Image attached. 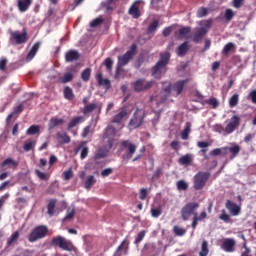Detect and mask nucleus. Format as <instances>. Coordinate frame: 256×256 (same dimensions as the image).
Wrapping results in <instances>:
<instances>
[{
  "label": "nucleus",
  "instance_id": "a878e982",
  "mask_svg": "<svg viewBox=\"0 0 256 256\" xmlns=\"http://www.w3.org/2000/svg\"><path fill=\"white\" fill-rule=\"evenodd\" d=\"M228 154V147L225 146L224 148H215L214 150L210 151L211 157H218V156H226Z\"/></svg>",
  "mask_w": 256,
  "mask_h": 256
},
{
  "label": "nucleus",
  "instance_id": "338daca9",
  "mask_svg": "<svg viewBox=\"0 0 256 256\" xmlns=\"http://www.w3.org/2000/svg\"><path fill=\"white\" fill-rule=\"evenodd\" d=\"M243 248L245 249V251L242 252L241 256H251V249L248 248L247 242L244 243Z\"/></svg>",
  "mask_w": 256,
  "mask_h": 256
},
{
  "label": "nucleus",
  "instance_id": "9b49d317",
  "mask_svg": "<svg viewBox=\"0 0 256 256\" xmlns=\"http://www.w3.org/2000/svg\"><path fill=\"white\" fill-rule=\"evenodd\" d=\"M11 40H14L16 45L26 43L28 41L27 30L23 29L22 33H20L19 31L11 32Z\"/></svg>",
  "mask_w": 256,
  "mask_h": 256
},
{
  "label": "nucleus",
  "instance_id": "603ef678",
  "mask_svg": "<svg viewBox=\"0 0 256 256\" xmlns=\"http://www.w3.org/2000/svg\"><path fill=\"white\" fill-rule=\"evenodd\" d=\"M219 220L223 221L224 223H230L231 222V217H230V215H228V213L225 209L221 210Z\"/></svg>",
  "mask_w": 256,
  "mask_h": 256
},
{
  "label": "nucleus",
  "instance_id": "a18cd8bd",
  "mask_svg": "<svg viewBox=\"0 0 256 256\" xmlns=\"http://www.w3.org/2000/svg\"><path fill=\"white\" fill-rule=\"evenodd\" d=\"M192 32V28L190 26H185L179 29V36L181 38H187V36Z\"/></svg>",
  "mask_w": 256,
  "mask_h": 256
},
{
  "label": "nucleus",
  "instance_id": "f704fd0d",
  "mask_svg": "<svg viewBox=\"0 0 256 256\" xmlns=\"http://www.w3.org/2000/svg\"><path fill=\"white\" fill-rule=\"evenodd\" d=\"M97 182L95 176H88L84 182V188L90 190Z\"/></svg>",
  "mask_w": 256,
  "mask_h": 256
},
{
  "label": "nucleus",
  "instance_id": "2eb2a0df",
  "mask_svg": "<svg viewBox=\"0 0 256 256\" xmlns=\"http://www.w3.org/2000/svg\"><path fill=\"white\" fill-rule=\"evenodd\" d=\"M189 83V79L178 80L172 85V90L176 93V97L180 96Z\"/></svg>",
  "mask_w": 256,
  "mask_h": 256
},
{
  "label": "nucleus",
  "instance_id": "774afa93",
  "mask_svg": "<svg viewBox=\"0 0 256 256\" xmlns=\"http://www.w3.org/2000/svg\"><path fill=\"white\" fill-rule=\"evenodd\" d=\"M248 97L251 98L252 103L256 104V89L252 90Z\"/></svg>",
  "mask_w": 256,
  "mask_h": 256
},
{
  "label": "nucleus",
  "instance_id": "58836bf2",
  "mask_svg": "<svg viewBox=\"0 0 256 256\" xmlns=\"http://www.w3.org/2000/svg\"><path fill=\"white\" fill-rule=\"evenodd\" d=\"M204 103L211 106L213 109H217L220 105V102L216 97L205 99Z\"/></svg>",
  "mask_w": 256,
  "mask_h": 256
},
{
  "label": "nucleus",
  "instance_id": "aec40b11",
  "mask_svg": "<svg viewBox=\"0 0 256 256\" xmlns=\"http://www.w3.org/2000/svg\"><path fill=\"white\" fill-rule=\"evenodd\" d=\"M41 47V42L37 41L33 44V46L31 47L30 51L28 52V54L26 55V62H30L34 59V57L36 56L37 52L39 51Z\"/></svg>",
  "mask_w": 256,
  "mask_h": 256
},
{
  "label": "nucleus",
  "instance_id": "f3484780",
  "mask_svg": "<svg viewBox=\"0 0 256 256\" xmlns=\"http://www.w3.org/2000/svg\"><path fill=\"white\" fill-rule=\"evenodd\" d=\"M173 85L171 82H163L162 91L164 92L163 95H161V101H166L172 93Z\"/></svg>",
  "mask_w": 256,
  "mask_h": 256
},
{
  "label": "nucleus",
  "instance_id": "6e6d98bb",
  "mask_svg": "<svg viewBox=\"0 0 256 256\" xmlns=\"http://www.w3.org/2000/svg\"><path fill=\"white\" fill-rule=\"evenodd\" d=\"M173 232H174L175 236H179V237L185 236L187 233L186 229L180 228L179 226H174Z\"/></svg>",
  "mask_w": 256,
  "mask_h": 256
},
{
  "label": "nucleus",
  "instance_id": "0eeeda50",
  "mask_svg": "<svg viewBox=\"0 0 256 256\" xmlns=\"http://www.w3.org/2000/svg\"><path fill=\"white\" fill-rule=\"evenodd\" d=\"M49 233V228L45 225L35 227L28 235V241L34 243L40 239H44Z\"/></svg>",
  "mask_w": 256,
  "mask_h": 256
},
{
  "label": "nucleus",
  "instance_id": "e433bc0d",
  "mask_svg": "<svg viewBox=\"0 0 256 256\" xmlns=\"http://www.w3.org/2000/svg\"><path fill=\"white\" fill-rule=\"evenodd\" d=\"M240 101V95L238 93L233 94L229 99L230 108H235L238 106Z\"/></svg>",
  "mask_w": 256,
  "mask_h": 256
},
{
  "label": "nucleus",
  "instance_id": "a19ab883",
  "mask_svg": "<svg viewBox=\"0 0 256 256\" xmlns=\"http://www.w3.org/2000/svg\"><path fill=\"white\" fill-rule=\"evenodd\" d=\"M73 81V74L72 73H64L63 76L59 77V82L61 84H67Z\"/></svg>",
  "mask_w": 256,
  "mask_h": 256
},
{
  "label": "nucleus",
  "instance_id": "f03ea898",
  "mask_svg": "<svg viewBox=\"0 0 256 256\" xmlns=\"http://www.w3.org/2000/svg\"><path fill=\"white\" fill-rule=\"evenodd\" d=\"M146 117V109L137 107L129 120L128 126L133 130L139 129L145 123Z\"/></svg>",
  "mask_w": 256,
  "mask_h": 256
},
{
  "label": "nucleus",
  "instance_id": "69168bd1",
  "mask_svg": "<svg viewBox=\"0 0 256 256\" xmlns=\"http://www.w3.org/2000/svg\"><path fill=\"white\" fill-rule=\"evenodd\" d=\"M113 172H114L113 168H105L101 172V177H109L111 174H113Z\"/></svg>",
  "mask_w": 256,
  "mask_h": 256
},
{
  "label": "nucleus",
  "instance_id": "864d4df0",
  "mask_svg": "<svg viewBox=\"0 0 256 256\" xmlns=\"http://www.w3.org/2000/svg\"><path fill=\"white\" fill-rule=\"evenodd\" d=\"M20 237L19 231L14 232L7 240V246H12Z\"/></svg>",
  "mask_w": 256,
  "mask_h": 256
},
{
  "label": "nucleus",
  "instance_id": "1a4fd4ad",
  "mask_svg": "<svg viewBox=\"0 0 256 256\" xmlns=\"http://www.w3.org/2000/svg\"><path fill=\"white\" fill-rule=\"evenodd\" d=\"M155 85L154 80L146 81L145 78H138L132 83L133 89L137 93L148 91Z\"/></svg>",
  "mask_w": 256,
  "mask_h": 256
},
{
  "label": "nucleus",
  "instance_id": "6ab92c4d",
  "mask_svg": "<svg viewBox=\"0 0 256 256\" xmlns=\"http://www.w3.org/2000/svg\"><path fill=\"white\" fill-rule=\"evenodd\" d=\"M96 81H97L98 86L105 87L106 90H109L112 87L111 80L108 78H103L102 73H98L96 75Z\"/></svg>",
  "mask_w": 256,
  "mask_h": 256
},
{
  "label": "nucleus",
  "instance_id": "4c0bfd02",
  "mask_svg": "<svg viewBox=\"0 0 256 256\" xmlns=\"http://www.w3.org/2000/svg\"><path fill=\"white\" fill-rule=\"evenodd\" d=\"M235 16H236V14H235L234 10L231 8H227L224 12V20L226 22H231Z\"/></svg>",
  "mask_w": 256,
  "mask_h": 256
},
{
  "label": "nucleus",
  "instance_id": "72a5a7b5",
  "mask_svg": "<svg viewBox=\"0 0 256 256\" xmlns=\"http://www.w3.org/2000/svg\"><path fill=\"white\" fill-rule=\"evenodd\" d=\"M41 127L39 125H31L26 130V135L28 136H34L40 133Z\"/></svg>",
  "mask_w": 256,
  "mask_h": 256
},
{
  "label": "nucleus",
  "instance_id": "4d7b16f0",
  "mask_svg": "<svg viewBox=\"0 0 256 256\" xmlns=\"http://www.w3.org/2000/svg\"><path fill=\"white\" fill-rule=\"evenodd\" d=\"M97 106H98L97 103H90L84 107L83 113L89 114V113L93 112L97 108Z\"/></svg>",
  "mask_w": 256,
  "mask_h": 256
},
{
  "label": "nucleus",
  "instance_id": "9d476101",
  "mask_svg": "<svg viewBox=\"0 0 256 256\" xmlns=\"http://www.w3.org/2000/svg\"><path fill=\"white\" fill-rule=\"evenodd\" d=\"M240 124H241V117L239 115H233L225 127V132L228 135L234 133L239 128Z\"/></svg>",
  "mask_w": 256,
  "mask_h": 256
},
{
  "label": "nucleus",
  "instance_id": "09e8293b",
  "mask_svg": "<svg viewBox=\"0 0 256 256\" xmlns=\"http://www.w3.org/2000/svg\"><path fill=\"white\" fill-rule=\"evenodd\" d=\"M234 49H235V44H234L233 42H228V43L224 46V48H223V50H222V54L228 56L229 53H230L231 51H233Z\"/></svg>",
  "mask_w": 256,
  "mask_h": 256
},
{
  "label": "nucleus",
  "instance_id": "f257e3e1",
  "mask_svg": "<svg viewBox=\"0 0 256 256\" xmlns=\"http://www.w3.org/2000/svg\"><path fill=\"white\" fill-rule=\"evenodd\" d=\"M159 60L152 67L151 74L155 79H161L168 71L167 66L170 63L171 53L168 51L161 52Z\"/></svg>",
  "mask_w": 256,
  "mask_h": 256
},
{
  "label": "nucleus",
  "instance_id": "de8ad7c7",
  "mask_svg": "<svg viewBox=\"0 0 256 256\" xmlns=\"http://www.w3.org/2000/svg\"><path fill=\"white\" fill-rule=\"evenodd\" d=\"M55 207H56V201L55 200H50L48 205H47V214L49 216H53L54 215Z\"/></svg>",
  "mask_w": 256,
  "mask_h": 256
},
{
  "label": "nucleus",
  "instance_id": "37998d69",
  "mask_svg": "<svg viewBox=\"0 0 256 256\" xmlns=\"http://www.w3.org/2000/svg\"><path fill=\"white\" fill-rule=\"evenodd\" d=\"M34 173L41 181H47L50 178V174H47L46 172H41V170H34Z\"/></svg>",
  "mask_w": 256,
  "mask_h": 256
},
{
  "label": "nucleus",
  "instance_id": "7ed1b4c3",
  "mask_svg": "<svg viewBox=\"0 0 256 256\" xmlns=\"http://www.w3.org/2000/svg\"><path fill=\"white\" fill-rule=\"evenodd\" d=\"M137 44H132L130 49L127 50L123 55L118 56V62L116 67V73H120L124 66H127L130 61L134 58L137 53Z\"/></svg>",
  "mask_w": 256,
  "mask_h": 256
},
{
  "label": "nucleus",
  "instance_id": "5701e85b",
  "mask_svg": "<svg viewBox=\"0 0 256 256\" xmlns=\"http://www.w3.org/2000/svg\"><path fill=\"white\" fill-rule=\"evenodd\" d=\"M65 123L63 118L52 117L48 122V130H53L54 128L61 126Z\"/></svg>",
  "mask_w": 256,
  "mask_h": 256
},
{
  "label": "nucleus",
  "instance_id": "cd10ccee",
  "mask_svg": "<svg viewBox=\"0 0 256 256\" xmlns=\"http://www.w3.org/2000/svg\"><path fill=\"white\" fill-rule=\"evenodd\" d=\"M206 218H207V212L206 211L201 212V214L199 216L197 215V216L193 217L191 227L193 229H196L198 226V223L205 220Z\"/></svg>",
  "mask_w": 256,
  "mask_h": 256
},
{
  "label": "nucleus",
  "instance_id": "7c9ffc66",
  "mask_svg": "<svg viewBox=\"0 0 256 256\" xmlns=\"http://www.w3.org/2000/svg\"><path fill=\"white\" fill-rule=\"evenodd\" d=\"M63 96L66 100L72 101L75 98L73 89L70 86H65L63 90Z\"/></svg>",
  "mask_w": 256,
  "mask_h": 256
},
{
  "label": "nucleus",
  "instance_id": "0e129e2a",
  "mask_svg": "<svg viewBox=\"0 0 256 256\" xmlns=\"http://www.w3.org/2000/svg\"><path fill=\"white\" fill-rule=\"evenodd\" d=\"M145 236H146V231H141L140 233H138L137 238L134 241V244L138 245L139 243H141L145 238Z\"/></svg>",
  "mask_w": 256,
  "mask_h": 256
},
{
  "label": "nucleus",
  "instance_id": "052dcab7",
  "mask_svg": "<svg viewBox=\"0 0 256 256\" xmlns=\"http://www.w3.org/2000/svg\"><path fill=\"white\" fill-rule=\"evenodd\" d=\"M113 64H114V61L112 58L110 57H107L105 60H104V66L106 67L107 71H112L113 69Z\"/></svg>",
  "mask_w": 256,
  "mask_h": 256
},
{
  "label": "nucleus",
  "instance_id": "c85d7f7f",
  "mask_svg": "<svg viewBox=\"0 0 256 256\" xmlns=\"http://www.w3.org/2000/svg\"><path fill=\"white\" fill-rule=\"evenodd\" d=\"M194 161V158L192 154H185L184 156H181L178 160V163L180 165H191Z\"/></svg>",
  "mask_w": 256,
  "mask_h": 256
},
{
  "label": "nucleus",
  "instance_id": "c756f323",
  "mask_svg": "<svg viewBox=\"0 0 256 256\" xmlns=\"http://www.w3.org/2000/svg\"><path fill=\"white\" fill-rule=\"evenodd\" d=\"M56 138L61 144H69L71 142V138L66 132H57Z\"/></svg>",
  "mask_w": 256,
  "mask_h": 256
},
{
  "label": "nucleus",
  "instance_id": "5fc2aeb1",
  "mask_svg": "<svg viewBox=\"0 0 256 256\" xmlns=\"http://www.w3.org/2000/svg\"><path fill=\"white\" fill-rule=\"evenodd\" d=\"M36 146V142L35 140H31L30 142H25L24 145H23V150L25 152H29L31 150H33Z\"/></svg>",
  "mask_w": 256,
  "mask_h": 256
},
{
  "label": "nucleus",
  "instance_id": "49530a36",
  "mask_svg": "<svg viewBox=\"0 0 256 256\" xmlns=\"http://www.w3.org/2000/svg\"><path fill=\"white\" fill-rule=\"evenodd\" d=\"M209 254V244L208 241L204 240L202 242L201 251L199 253V256H208Z\"/></svg>",
  "mask_w": 256,
  "mask_h": 256
},
{
  "label": "nucleus",
  "instance_id": "13d9d810",
  "mask_svg": "<svg viewBox=\"0 0 256 256\" xmlns=\"http://www.w3.org/2000/svg\"><path fill=\"white\" fill-rule=\"evenodd\" d=\"M208 14H209V10H208V8H206V7H200V8L197 10V17H198V18H204V17H206Z\"/></svg>",
  "mask_w": 256,
  "mask_h": 256
},
{
  "label": "nucleus",
  "instance_id": "dca6fc26",
  "mask_svg": "<svg viewBox=\"0 0 256 256\" xmlns=\"http://www.w3.org/2000/svg\"><path fill=\"white\" fill-rule=\"evenodd\" d=\"M130 248V242L128 237H126L121 244L117 247L113 256H122V251H124V255H128V251Z\"/></svg>",
  "mask_w": 256,
  "mask_h": 256
},
{
  "label": "nucleus",
  "instance_id": "6e6552de",
  "mask_svg": "<svg viewBox=\"0 0 256 256\" xmlns=\"http://www.w3.org/2000/svg\"><path fill=\"white\" fill-rule=\"evenodd\" d=\"M210 177H211L210 172H197V174H195L194 176L193 188L196 191H200L204 189Z\"/></svg>",
  "mask_w": 256,
  "mask_h": 256
},
{
  "label": "nucleus",
  "instance_id": "ea45409f",
  "mask_svg": "<svg viewBox=\"0 0 256 256\" xmlns=\"http://www.w3.org/2000/svg\"><path fill=\"white\" fill-rule=\"evenodd\" d=\"M116 135V128L113 125H108L105 129L104 136L106 138L115 137Z\"/></svg>",
  "mask_w": 256,
  "mask_h": 256
},
{
  "label": "nucleus",
  "instance_id": "4468645a",
  "mask_svg": "<svg viewBox=\"0 0 256 256\" xmlns=\"http://www.w3.org/2000/svg\"><path fill=\"white\" fill-rule=\"evenodd\" d=\"M225 207L233 217L239 216L242 213V208L230 200L226 201Z\"/></svg>",
  "mask_w": 256,
  "mask_h": 256
},
{
  "label": "nucleus",
  "instance_id": "f8f14e48",
  "mask_svg": "<svg viewBox=\"0 0 256 256\" xmlns=\"http://www.w3.org/2000/svg\"><path fill=\"white\" fill-rule=\"evenodd\" d=\"M208 34V29L205 27H199L195 29V32L191 35L192 42L198 44Z\"/></svg>",
  "mask_w": 256,
  "mask_h": 256
},
{
  "label": "nucleus",
  "instance_id": "2f4dec72",
  "mask_svg": "<svg viewBox=\"0 0 256 256\" xmlns=\"http://www.w3.org/2000/svg\"><path fill=\"white\" fill-rule=\"evenodd\" d=\"M128 14L130 16H133L134 19H138L140 17V9L139 5L137 4H132L131 7L128 10Z\"/></svg>",
  "mask_w": 256,
  "mask_h": 256
},
{
  "label": "nucleus",
  "instance_id": "b1692460",
  "mask_svg": "<svg viewBox=\"0 0 256 256\" xmlns=\"http://www.w3.org/2000/svg\"><path fill=\"white\" fill-rule=\"evenodd\" d=\"M31 4H32V0H18L17 1L18 10L21 13H24V12L28 11Z\"/></svg>",
  "mask_w": 256,
  "mask_h": 256
},
{
  "label": "nucleus",
  "instance_id": "393cba45",
  "mask_svg": "<svg viewBox=\"0 0 256 256\" xmlns=\"http://www.w3.org/2000/svg\"><path fill=\"white\" fill-rule=\"evenodd\" d=\"M84 121V117L83 116H76L73 117L68 125H67V130L70 131L71 129L77 127L78 125H80L82 122Z\"/></svg>",
  "mask_w": 256,
  "mask_h": 256
},
{
  "label": "nucleus",
  "instance_id": "412c9836",
  "mask_svg": "<svg viewBox=\"0 0 256 256\" xmlns=\"http://www.w3.org/2000/svg\"><path fill=\"white\" fill-rule=\"evenodd\" d=\"M236 246V241L232 238L226 239L222 243V249L226 252H234V248Z\"/></svg>",
  "mask_w": 256,
  "mask_h": 256
},
{
  "label": "nucleus",
  "instance_id": "4be33fe9",
  "mask_svg": "<svg viewBox=\"0 0 256 256\" xmlns=\"http://www.w3.org/2000/svg\"><path fill=\"white\" fill-rule=\"evenodd\" d=\"M190 50L189 41H184L176 50V53L179 57L185 56Z\"/></svg>",
  "mask_w": 256,
  "mask_h": 256
},
{
  "label": "nucleus",
  "instance_id": "20e7f679",
  "mask_svg": "<svg viewBox=\"0 0 256 256\" xmlns=\"http://www.w3.org/2000/svg\"><path fill=\"white\" fill-rule=\"evenodd\" d=\"M50 245L52 247H57L63 251H67V252H72L75 248L72 241H70L62 236L53 237L50 241Z\"/></svg>",
  "mask_w": 256,
  "mask_h": 256
},
{
  "label": "nucleus",
  "instance_id": "79ce46f5",
  "mask_svg": "<svg viewBox=\"0 0 256 256\" xmlns=\"http://www.w3.org/2000/svg\"><path fill=\"white\" fill-rule=\"evenodd\" d=\"M191 133V124L187 123L185 128L181 132V139L188 140Z\"/></svg>",
  "mask_w": 256,
  "mask_h": 256
},
{
  "label": "nucleus",
  "instance_id": "c03bdc74",
  "mask_svg": "<svg viewBox=\"0 0 256 256\" xmlns=\"http://www.w3.org/2000/svg\"><path fill=\"white\" fill-rule=\"evenodd\" d=\"M159 28V20H154L152 23H150L147 27V32L149 34H152L157 31Z\"/></svg>",
  "mask_w": 256,
  "mask_h": 256
},
{
  "label": "nucleus",
  "instance_id": "bf43d9fd",
  "mask_svg": "<svg viewBox=\"0 0 256 256\" xmlns=\"http://www.w3.org/2000/svg\"><path fill=\"white\" fill-rule=\"evenodd\" d=\"M189 188V184L187 182H184V180H178L177 182V189L179 191H186Z\"/></svg>",
  "mask_w": 256,
  "mask_h": 256
},
{
  "label": "nucleus",
  "instance_id": "680f3d73",
  "mask_svg": "<svg viewBox=\"0 0 256 256\" xmlns=\"http://www.w3.org/2000/svg\"><path fill=\"white\" fill-rule=\"evenodd\" d=\"M103 22H104V20L102 18H95L90 22V27L96 28V27L100 26Z\"/></svg>",
  "mask_w": 256,
  "mask_h": 256
},
{
  "label": "nucleus",
  "instance_id": "423d86ee",
  "mask_svg": "<svg viewBox=\"0 0 256 256\" xmlns=\"http://www.w3.org/2000/svg\"><path fill=\"white\" fill-rule=\"evenodd\" d=\"M121 147L126 150L121 156L122 162L128 163L136 153L138 146H136V144H133L132 142H129V140H122Z\"/></svg>",
  "mask_w": 256,
  "mask_h": 256
},
{
  "label": "nucleus",
  "instance_id": "a211bd4d",
  "mask_svg": "<svg viewBox=\"0 0 256 256\" xmlns=\"http://www.w3.org/2000/svg\"><path fill=\"white\" fill-rule=\"evenodd\" d=\"M80 59V53L78 50L70 49L65 53V61L67 63L75 62Z\"/></svg>",
  "mask_w": 256,
  "mask_h": 256
},
{
  "label": "nucleus",
  "instance_id": "e2e57ef3",
  "mask_svg": "<svg viewBox=\"0 0 256 256\" xmlns=\"http://www.w3.org/2000/svg\"><path fill=\"white\" fill-rule=\"evenodd\" d=\"M150 212H151L152 217L158 218L162 215V208L158 207V208H155V209H151Z\"/></svg>",
  "mask_w": 256,
  "mask_h": 256
},
{
  "label": "nucleus",
  "instance_id": "39448f33",
  "mask_svg": "<svg viewBox=\"0 0 256 256\" xmlns=\"http://www.w3.org/2000/svg\"><path fill=\"white\" fill-rule=\"evenodd\" d=\"M200 205L197 202H190L187 203L182 209H181V218L183 221L190 220L191 217L198 216V209Z\"/></svg>",
  "mask_w": 256,
  "mask_h": 256
},
{
  "label": "nucleus",
  "instance_id": "8fccbe9b",
  "mask_svg": "<svg viewBox=\"0 0 256 256\" xmlns=\"http://www.w3.org/2000/svg\"><path fill=\"white\" fill-rule=\"evenodd\" d=\"M7 166L17 167L18 162H15V160H13V158H6L1 163V167H7Z\"/></svg>",
  "mask_w": 256,
  "mask_h": 256
},
{
  "label": "nucleus",
  "instance_id": "bb28decb",
  "mask_svg": "<svg viewBox=\"0 0 256 256\" xmlns=\"http://www.w3.org/2000/svg\"><path fill=\"white\" fill-rule=\"evenodd\" d=\"M24 110V105L23 104H19L17 106L14 107L13 111L7 116L6 118V122L9 123L10 120L17 114L22 113Z\"/></svg>",
  "mask_w": 256,
  "mask_h": 256
},
{
  "label": "nucleus",
  "instance_id": "c9c22d12",
  "mask_svg": "<svg viewBox=\"0 0 256 256\" xmlns=\"http://www.w3.org/2000/svg\"><path fill=\"white\" fill-rule=\"evenodd\" d=\"M91 74H92V69L90 67L85 68L82 72H81V80L83 82H88L91 78Z\"/></svg>",
  "mask_w": 256,
  "mask_h": 256
},
{
  "label": "nucleus",
  "instance_id": "3c124183",
  "mask_svg": "<svg viewBox=\"0 0 256 256\" xmlns=\"http://www.w3.org/2000/svg\"><path fill=\"white\" fill-rule=\"evenodd\" d=\"M82 149V150H81ZM81 150V153H80V158L83 160L85 158L88 157V154H89V148L88 147H84L83 146H77L76 148V152L80 151Z\"/></svg>",
  "mask_w": 256,
  "mask_h": 256
},
{
  "label": "nucleus",
  "instance_id": "ddd939ff",
  "mask_svg": "<svg viewBox=\"0 0 256 256\" xmlns=\"http://www.w3.org/2000/svg\"><path fill=\"white\" fill-rule=\"evenodd\" d=\"M129 116V110L126 106L120 108V111L113 116L112 123L121 124Z\"/></svg>",
  "mask_w": 256,
  "mask_h": 256
},
{
  "label": "nucleus",
  "instance_id": "473e14b6",
  "mask_svg": "<svg viewBox=\"0 0 256 256\" xmlns=\"http://www.w3.org/2000/svg\"><path fill=\"white\" fill-rule=\"evenodd\" d=\"M227 151L231 153L230 159H234L241 152V146H238V144H235V146H231L230 148H227Z\"/></svg>",
  "mask_w": 256,
  "mask_h": 256
}]
</instances>
